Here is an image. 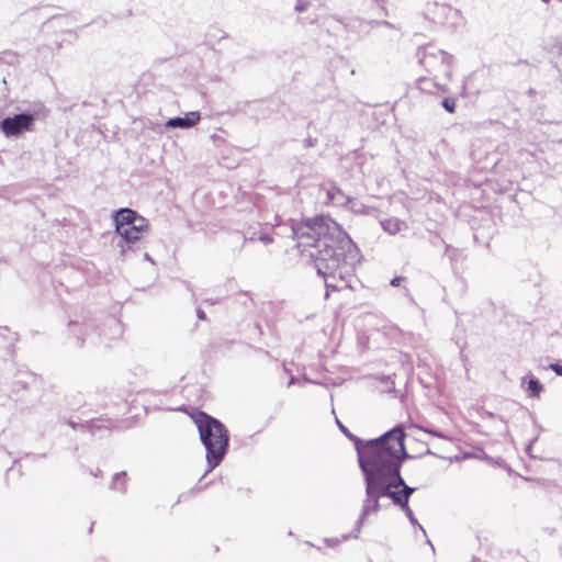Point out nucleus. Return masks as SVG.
Here are the masks:
<instances>
[{"instance_id": "1", "label": "nucleus", "mask_w": 562, "mask_h": 562, "mask_svg": "<svg viewBox=\"0 0 562 562\" xmlns=\"http://www.w3.org/2000/svg\"><path fill=\"white\" fill-rule=\"evenodd\" d=\"M286 224L292 239L306 238V246L316 249L310 257L317 276L324 279L325 299L334 291L353 289L356 267L362 256L358 245L344 227L328 214H316L297 222L289 218Z\"/></svg>"}, {"instance_id": "35", "label": "nucleus", "mask_w": 562, "mask_h": 562, "mask_svg": "<svg viewBox=\"0 0 562 562\" xmlns=\"http://www.w3.org/2000/svg\"><path fill=\"white\" fill-rule=\"evenodd\" d=\"M457 251V249H453L450 245L446 244V254H449L450 260H454Z\"/></svg>"}, {"instance_id": "40", "label": "nucleus", "mask_w": 562, "mask_h": 562, "mask_svg": "<svg viewBox=\"0 0 562 562\" xmlns=\"http://www.w3.org/2000/svg\"><path fill=\"white\" fill-rule=\"evenodd\" d=\"M66 18H67L66 15L55 14V15L49 16V18L46 20L45 24H46V23H49V22H52V21H55V20H61V19H66Z\"/></svg>"}, {"instance_id": "30", "label": "nucleus", "mask_w": 562, "mask_h": 562, "mask_svg": "<svg viewBox=\"0 0 562 562\" xmlns=\"http://www.w3.org/2000/svg\"><path fill=\"white\" fill-rule=\"evenodd\" d=\"M548 369L552 370L558 376H562V360L551 362Z\"/></svg>"}, {"instance_id": "41", "label": "nucleus", "mask_w": 562, "mask_h": 562, "mask_svg": "<svg viewBox=\"0 0 562 562\" xmlns=\"http://www.w3.org/2000/svg\"><path fill=\"white\" fill-rule=\"evenodd\" d=\"M428 434L432 435L434 437H437V438H443V435L440 430H437V429H431V430H426Z\"/></svg>"}, {"instance_id": "16", "label": "nucleus", "mask_w": 562, "mask_h": 562, "mask_svg": "<svg viewBox=\"0 0 562 562\" xmlns=\"http://www.w3.org/2000/svg\"><path fill=\"white\" fill-rule=\"evenodd\" d=\"M327 204L347 207L351 202V196L347 195L337 184L331 183L326 191Z\"/></svg>"}, {"instance_id": "57", "label": "nucleus", "mask_w": 562, "mask_h": 562, "mask_svg": "<svg viewBox=\"0 0 562 562\" xmlns=\"http://www.w3.org/2000/svg\"><path fill=\"white\" fill-rule=\"evenodd\" d=\"M465 88H467L465 87V82H463V85H462V94L465 92Z\"/></svg>"}, {"instance_id": "62", "label": "nucleus", "mask_w": 562, "mask_h": 562, "mask_svg": "<svg viewBox=\"0 0 562 562\" xmlns=\"http://www.w3.org/2000/svg\"><path fill=\"white\" fill-rule=\"evenodd\" d=\"M427 543H429L431 546V548L434 549V546L431 544L429 539H427Z\"/></svg>"}, {"instance_id": "49", "label": "nucleus", "mask_w": 562, "mask_h": 562, "mask_svg": "<svg viewBox=\"0 0 562 562\" xmlns=\"http://www.w3.org/2000/svg\"><path fill=\"white\" fill-rule=\"evenodd\" d=\"M428 454L429 456H435V453L428 448L425 453L419 454L418 457L428 456Z\"/></svg>"}, {"instance_id": "36", "label": "nucleus", "mask_w": 562, "mask_h": 562, "mask_svg": "<svg viewBox=\"0 0 562 562\" xmlns=\"http://www.w3.org/2000/svg\"><path fill=\"white\" fill-rule=\"evenodd\" d=\"M447 92H449V88L447 87V85H442L439 82V87L435 88V93H447Z\"/></svg>"}, {"instance_id": "7", "label": "nucleus", "mask_w": 562, "mask_h": 562, "mask_svg": "<svg viewBox=\"0 0 562 562\" xmlns=\"http://www.w3.org/2000/svg\"><path fill=\"white\" fill-rule=\"evenodd\" d=\"M416 55L418 57V63L427 70V72L441 74L446 79H451L454 61L451 54L437 48L434 45H426L424 47H418Z\"/></svg>"}, {"instance_id": "60", "label": "nucleus", "mask_w": 562, "mask_h": 562, "mask_svg": "<svg viewBox=\"0 0 562 562\" xmlns=\"http://www.w3.org/2000/svg\"><path fill=\"white\" fill-rule=\"evenodd\" d=\"M497 165V160H494L492 168H494Z\"/></svg>"}, {"instance_id": "27", "label": "nucleus", "mask_w": 562, "mask_h": 562, "mask_svg": "<svg viewBox=\"0 0 562 562\" xmlns=\"http://www.w3.org/2000/svg\"><path fill=\"white\" fill-rule=\"evenodd\" d=\"M456 101L457 99L454 97H445L440 104L447 111L448 113H454L456 112Z\"/></svg>"}, {"instance_id": "24", "label": "nucleus", "mask_w": 562, "mask_h": 562, "mask_svg": "<svg viewBox=\"0 0 562 562\" xmlns=\"http://www.w3.org/2000/svg\"><path fill=\"white\" fill-rule=\"evenodd\" d=\"M366 519H367V516H362V513L360 512L359 517H358V519H357V521L355 524L353 531L350 532V533L342 535V540L358 539L359 538V533L361 531V528L364 525Z\"/></svg>"}, {"instance_id": "56", "label": "nucleus", "mask_w": 562, "mask_h": 562, "mask_svg": "<svg viewBox=\"0 0 562 562\" xmlns=\"http://www.w3.org/2000/svg\"><path fill=\"white\" fill-rule=\"evenodd\" d=\"M93 526H94V522H92V524L90 525L89 530H88V531H89V533H91V532H92V530H93Z\"/></svg>"}, {"instance_id": "23", "label": "nucleus", "mask_w": 562, "mask_h": 562, "mask_svg": "<svg viewBox=\"0 0 562 562\" xmlns=\"http://www.w3.org/2000/svg\"><path fill=\"white\" fill-rule=\"evenodd\" d=\"M396 507L400 508L404 513V515L406 516V518L408 519L409 524L413 527L418 528L424 533V536H426L425 528L418 522V520L409 505H407L406 507L405 506H396Z\"/></svg>"}, {"instance_id": "8", "label": "nucleus", "mask_w": 562, "mask_h": 562, "mask_svg": "<svg viewBox=\"0 0 562 562\" xmlns=\"http://www.w3.org/2000/svg\"><path fill=\"white\" fill-rule=\"evenodd\" d=\"M406 432L404 424H396L394 427L382 434L381 436L372 439H367L366 457L362 458V464L369 467L373 463L374 453L382 452L385 448H393L394 445L391 441L398 443L405 440Z\"/></svg>"}, {"instance_id": "11", "label": "nucleus", "mask_w": 562, "mask_h": 562, "mask_svg": "<svg viewBox=\"0 0 562 562\" xmlns=\"http://www.w3.org/2000/svg\"><path fill=\"white\" fill-rule=\"evenodd\" d=\"M112 220L114 223V232L120 233L123 228L136 226L142 222L148 221L137 211L131 207H121L112 213Z\"/></svg>"}, {"instance_id": "9", "label": "nucleus", "mask_w": 562, "mask_h": 562, "mask_svg": "<svg viewBox=\"0 0 562 562\" xmlns=\"http://www.w3.org/2000/svg\"><path fill=\"white\" fill-rule=\"evenodd\" d=\"M149 229V222L145 221L136 226L123 228L120 233H115L119 237L116 243L120 247L121 256L126 257L128 252H136L142 250L144 246V235Z\"/></svg>"}, {"instance_id": "63", "label": "nucleus", "mask_w": 562, "mask_h": 562, "mask_svg": "<svg viewBox=\"0 0 562 562\" xmlns=\"http://www.w3.org/2000/svg\"><path fill=\"white\" fill-rule=\"evenodd\" d=\"M541 1L544 2V3H549L550 2V0H541Z\"/></svg>"}, {"instance_id": "6", "label": "nucleus", "mask_w": 562, "mask_h": 562, "mask_svg": "<svg viewBox=\"0 0 562 562\" xmlns=\"http://www.w3.org/2000/svg\"><path fill=\"white\" fill-rule=\"evenodd\" d=\"M397 447L385 448L382 452H376L373 456V463L368 468L375 471L380 475H389L402 473V467L407 460H413L416 457L411 454L405 446V440L396 443Z\"/></svg>"}, {"instance_id": "55", "label": "nucleus", "mask_w": 562, "mask_h": 562, "mask_svg": "<svg viewBox=\"0 0 562 562\" xmlns=\"http://www.w3.org/2000/svg\"><path fill=\"white\" fill-rule=\"evenodd\" d=\"M472 562H485V561H482V560H481V559H479V558H473V559H472Z\"/></svg>"}, {"instance_id": "44", "label": "nucleus", "mask_w": 562, "mask_h": 562, "mask_svg": "<svg viewBox=\"0 0 562 562\" xmlns=\"http://www.w3.org/2000/svg\"><path fill=\"white\" fill-rule=\"evenodd\" d=\"M405 296L408 299V301L412 303V304H416L413 295L409 293V291L407 289H405Z\"/></svg>"}, {"instance_id": "50", "label": "nucleus", "mask_w": 562, "mask_h": 562, "mask_svg": "<svg viewBox=\"0 0 562 562\" xmlns=\"http://www.w3.org/2000/svg\"><path fill=\"white\" fill-rule=\"evenodd\" d=\"M255 329L258 331L259 335L262 334V328H261V326L259 324L255 325Z\"/></svg>"}, {"instance_id": "4", "label": "nucleus", "mask_w": 562, "mask_h": 562, "mask_svg": "<svg viewBox=\"0 0 562 562\" xmlns=\"http://www.w3.org/2000/svg\"><path fill=\"white\" fill-rule=\"evenodd\" d=\"M47 109L42 102L34 103L31 109L0 120V131L7 138H18L33 131L35 121L45 117Z\"/></svg>"}, {"instance_id": "25", "label": "nucleus", "mask_w": 562, "mask_h": 562, "mask_svg": "<svg viewBox=\"0 0 562 562\" xmlns=\"http://www.w3.org/2000/svg\"><path fill=\"white\" fill-rule=\"evenodd\" d=\"M480 458H483L485 460H487L490 463L494 464V465H497L502 469H505L506 471H508L509 473L512 472V468L506 463V461L501 458V457H497V458H493V457H490L485 453L484 450H480Z\"/></svg>"}, {"instance_id": "10", "label": "nucleus", "mask_w": 562, "mask_h": 562, "mask_svg": "<svg viewBox=\"0 0 562 562\" xmlns=\"http://www.w3.org/2000/svg\"><path fill=\"white\" fill-rule=\"evenodd\" d=\"M385 485H389L390 499L393 506H407L417 487L411 486L402 473L381 475Z\"/></svg>"}, {"instance_id": "46", "label": "nucleus", "mask_w": 562, "mask_h": 562, "mask_svg": "<svg viewBox=\"0 0 562 562\" xmlns=\"http://www.w3.org/2000/svg\"><path fill=\"white\" fill-rule=\"evenodd\" d=\"M419 382L422 383V385H423L425 389H430V387H431V383H429V382H425L422 378H419Z\"/></svg>"}, {"instance_id": "13", "label": "nucleus", "mask_w": 562, "mask_h": 562, "mask_svg": "<svg viewBox=\"0 0 562 562\" xmlns=\"http://www.w3.org/2000/svg\"><path fill=\"white\" fill-rule=\"evenodd\" d=\"M201 120V113L199 111H190L184 116H173L168 119L166 127L168 128H191L195 126Z\"/></svg>"}, {"instance_id": "18", "label": "nucleus", "mask_w": 562, "mask_h": 562, "mask_svg": "<svg viewBox=\"0 0 562 562\" xmlns=\"http://www.w3.org/2000/svg\"><path fill=\"white\" fill-rule=\"evenodd\" d=\"M416 86L422 92L434 94L435 88L439 87V82L435 78L419 77L416 80Z\"/></svg>"}, {"instance_id": "45", "label": "nucleus", "mask_w": 562, "mask_h": 562, "mask_svg": "<svg viewBox=\"0 0 562 562\" xmlns=\"http://www.w3.org/2000/svg\"><path fill=\"white\" fill-rule=\"evenodd\" d=\"M405 296L408 299V301L412 303V304H416L413 295L409 293V291L407 289H405Z\"/></svg>"}, {"instance_id": "29", "label": "nucleus", "mask_w": 562, "mask_h": 562, "mask_svg": "<svg viewBox=\"0 0 562 562\" xmlns=\"http://www.w3.org/2000/svg\"><path fill=\"white\" fill-rule=\"evenodd\" d=\"M29 387V381L26 380H22V379H18L15 381H13L12 383V392H19L21 390H26Z\"/></svg>"}, {"instance_id": "33", "label": "nucleus", "mask_w": 562, "mask_h": 562, "mask_svg": "<svg viewBox=\"0 0 562 562\" xmlns=\"http://www.w3.org/2000/svg\"><path fill=\"white\" fill-rule=\"evenodd\" d=\"M342 540V537L339 538H325L324 542L328 548H335L337 547Z\"/></svg>"}, {"instance_id": "3", "label": "nucleus", "mask_w": 562, "mask_h": 562, "mask_svg": "<svg viewBox=\"0 0 562 562\" xmlns=\"http://www.w3.org/2000/svg\"><path fill=\"white\" fill-rule=\"evenodd\" d=\"M67 330L69 337L75 339L76 346L82 347L86 341L91 345L101 342L108 345L109 341L122 337L124 327L122 322L113 315H106L101 326L95 324V319L81 315L80 319H69Z\"/></svg>"}, {"instance_id": "59", "label": "nucleus", "mask_w": 562, "mask_h": 562, "mask_svg": "<svg viewBox=\"0 0 562 562\" xmlns=\"http://www.w3.org/2000/svg\"><path fill=\"white\" fill-rule=\"evenodd\" d=\"M26 375H27V378L34 380V375L32 373H27Z\"/></svg>"}, {"instance_id": "20", "label": "nucleus", "mask_w": 562, "mask_h": 562, "mask_svg": "<svg viewBox=\"0 0 562 562\" xmlns=\"http://www.w3.org/2000/svg\"><path fill=\"white\" fill-rule=\"evenodd\" d=\"M0 337L8 344L7 349L10 353L13 352L15 342L19 340L16 333L11 331L9 327H0Z\"/></svg>"}, {"instance_id": "39", "label": "nucleus", "mask_w": 562, "mask_h": 562, "mask_svg": "<svg viewBox=\"0 0 562 562\" xmlns=\"http://www.w3.org/2000/svg\"><path fill=\"white\" fill-rule=\"evenodd\" d=\"M52 397H57L56 395L52 394V393H44L43 396H42V402L43 403H52Z\"/></svg>"}, {"instance_id": "15", "label": "nucleus", "mask_w": 562, "mask_h": 562, "mask_svg": "<svg viewBox=\"0 0 562 562\" xmlns=\"http://www.w3.org/2000/svg\"><path fill=\"white\" fill-rule=\"evenodd\" d=\"M244 111L257 121L267 119L272 113V109L263 100L247 101Z\"/></svg>"}, {"instance_id": "37", "label": "nucleus", "mask_w": 562, "mask_h": 562, "mask_svg": "<svg viewBox=\"0 0 562 562\" xmlns=\"http://www.w3.org/2000/svg\"><path fill=\"white\" fill-rule=\"evenodd\" d=\"M195 314H196L198 319H200V321L206 319V314L201 307L195 308Z\"/></svg>"}, {"instance_id": "43", "label": "nucleus", "mask_w": 562, "mask_h": 562, "mask_svg": "<svg viewBox=\"0 0 562 562\" xmlns=\"http://www.w3.org/2000/svg\"><path fill=\"white\" fill-rule=\"evenodd\" d=\"M26 457H33L34 459H44L47 457V454L46 453H41V454L26 453Z\"/></svg>"}, {"instance_id": "32", "label": "nucleus", "mask_w": 562, "mask_h": 562, "mask_svg": "<svg viewBox=\"0 0 562 562\" xmlns=\"http://www.w3.org/2000/svg\"><path fill=\"white\" fill-rule=\"evenodd\" d=\"M257 239L265 245L271 244L273 241V237L269 233H259Z\"/></svg>"}, {"instance_id": "51", "label": "nucleus", "mask_w": 562, "mask_h": 562, "mask_svg": "<svg viewBox=\"0 0 562 562\" xmlns=\"http://www.w3.org/2000/svg\"><path fill=\"white\" fill-rule=\"evenodd\" d=\"M228 37V34L225 33V32H222V35L218 37V40H224V38H227Z\"/></svg>"}, {"instance_id": "14", "label": "nucleus", "mask_w": 562, "mask_h": 562, "mask_svg": "<svg viewBox=\"0 0 562 562\" xmlns=\"http://www.w3.org/2000/svg\"><path fill=\"white\" fill-rule=\"evenodd\" d=\"M520 387L524 390V392L529 398H540L541 394L544 391V385L531 372L521 376Z\"/></svg>"}, {"instance_id": "38", "label": "nucleus", "mask_w": 562, "mask_h": 562, "mask_svg": "<svg viewBox=\"0 0 562 562\" xmlns=\"http://www.w3.org/2000/svg\"><path fill=\"white\" fill-rule=\"evenodd\" d=\"M316 142H317V139H316V138H312V137L310 136V137H307V138H305V139H304V146H305L306 148H308V147H313V146H315Z\"/></svg>"}, {"instance_id": "42", "label": "nucleus", "mask_w": 562, "mask_h": 562, "mask_svg": "<svg viewBox=\"0 0 562 562\" xmlns=\"http://www.w3.org/2000/svg\"><path fill=\"white\" fill-rule=\"evenodd\" d=\"M218 302H220L218 299H205V300H203V303L209 304V305H215Z\"/></svg>"}, {"instance_id": "47", "label": "nucleus", "mask_w": 562, "mask_h": 562, "mask_svg": "<svg viewBox=\"0 0 562 562\" xmlns=\"http://www.w3.org/2000/svg\"><path fill=\"white\" fill-rule=\"evenodd\" d=\"M296 382V378L294 375H291L288 382V386L294 384Z\"/></svg>"}, {"instance_id": "61", "label": "nucleus", "mask_w": 562, "mask_h": 562, "mask_svg": "<svg viewBox=\"0 0 562 562\" xmlns=\"http://www.w3.org/2000/svg\"><path fill=\"white\" fill-rule=\"evenodd\" d=\"M559 53L562 54V44L559 47Z\"/></svg>"}, {"instance_id": "52", "label": "nucleus", "mask_w": 562, "mask_h": 562, "mask_svg": "<svg viewBox=\"0 0 562 562\" xmlns=\"http://www.w3.org/2000/svg\"><path fill=\"white\" fill-rule=\"evenodd\" d=\"M527 93H528L529 95H533V94H536V90H535L533 88H530V89L527 91Z\"/></svg>"}, {"instance_id": "5", "label": "nucleus", "mask_w": 562, "mask_h": 562, "mask_svg": "<svg viewBox=\"0 0 562 562\" xmlns=\"http://www.w3.org/2000/svg\"><path fill=\"white\" fill-rule=\"evenodd\" d=\"M363 484L366 498L362 502V516L378 514L381 509V498H390L389 485L386 486L383 477L368 467L359 468Z\"/></svg>"}, {"instance_id": "54", "label": "nucleus", "mask_w": 562, "mask_h": 562, "mask_svg": "<svg viewBox=\"0 0 562 562\" xmlns=\"http://www.w3.org/2000/svg\"><path fill=\"white\" fill-rule=\"evenodd\" d=\"M206 37H207V38H211V37H215V35H214V34H212V33H211V31H209V32H207V34H206Z\"/></svg>"}, {"instance_id": "48", "label": "nucleus", "mask_w": 562, "mask_h": 562, "mask_svg": "<svg viewBox=\"0 0 562 562\" xmlns=\"http://www.w3.org/2000/svg\"><path fill=\"white\" fill-rule=\"evenodd\" d=\"M144 258H145V260H148L154 263V260L148 252H144Z\"/></svg>"}, {"instance_id": "58", "label": "nucleus", "mask_w": 562, "mask_h": 562, "mask_svg": "<svg viewBox=\"0 0 562 562\" xmlns=\"http://www.w3.org/2000/svg\"><path fill=\"white\" fill-rule=\"evenodd\" d=\"M382 24L387 25V26H392L391 23H389L387 21H383Z\"/></svg>"}, {"instance_id": "17", "label": "nucleus", "mask_w": 562, "mask_h": 562, "mask_svg": "<svg viewBox=\"0 0 562 562\" xmlns=\"http://www.w3.org/2000/svg\"><path fill=\"white\" fill-rule=\"evenodd\" d=\"M58 420L60 423L67 424L75 430L80 429L82 431H89L92 435H94L97 431H99L101 429H108L103 424H100L95 419H91L86 423H77V422L72 420L71 418H66L65 416H59Z\"/></svg>"}, {"instance_id": "12", "label": "nucleus", "mask_w": 562, "mask_h": 562, "mask_svg": "<svg viewBox=\"0 0 562 562\" xmlns=\"http://www.w3.org/2000/svg\"><path fill=\"white\" fill-rule=\"evenodd\" d=\"M337 426L339 430L345 435L346 438H348L355 447V450L357 452V462L359 468H363L362 464V458L366 457V439H362L358 437L357 435L352 434L347 426H345L339 419H336Z\"/></svg>"}, {"instance_id": "21", "label": "nucleus", "mask_w": 562, "mask_h": 562, "mask_svg": "<svg viewBox=\"0 0 562 562\" xmlns=\"http://www.w3.org/2000/svg\"><path fill=\"white\" fill-rule=\"evenodd\" d=\"M347 209L350 210L355 214H362V215L371 214V213L375 212L374 207L368 206L364 203H362L361 201H359L358 199L352 198V196H351V202L348 204Z\"/></svg>"}, {"instance_id": "2", "label": "nucleus", "mask_w": 562, "mask_h": 562, "mask_svg": "<svg viewBox=\"0 0 562 562\" xmlns=\"http://www.w3.org/2000/svg\"><path fill=\"white\" fill-rule=\"evenodd\" d=\"M191 418L194 422L201 443L205 449L206 470L192 488L193 492L204 491L212 482L202 484L203 479L216 469L229 451L231 435L227 427L206 412L193 408Z\"/></svg>"}, {"instance_id": "34", "label": "nucleus", "mask_w": 562, "mask_h": 562, "mask_svg": "<svg viewBox=\"0 0 562 562\" xmlns=\"http://www.w3.org/2000/svg\"><path fill=\"white\" fill-rule=\"evenodd\" d=\"M405 280H406V278H405V277H402V276H395L394 278H392V279H391V281H390V285H391V286H398V285H401V283H402L403 281H405Z\"/></svg>"}, {"instance_id": "31", "label": "nucleus", "mask_w": 562, "mask_h": 562, "mask_svg": "<svg viewBox=\"0 0 562 562\" xmlns=\"http://www.w3.org/2000/svg\"><path fill=\"white\" fill-rule=\"evenodd\" d=\"M311 2L308 0H296L294 10L299 13L304 12L310 7Z\"/></svg>"}, {"instance_id": "19", "label": "nucleus", "mask_w": 562, "mask_h": 562, "mask_svg": "<svg viewBox=\"0 0 562 562\" xmlns=\"http://www.w3.org/2000/svg\"><path fill=\"white\" fill-rule=\"evenodd\" d=\"M380 225L384 232L395 235L401 231L403 222L398 218L390 217L380 221Z\"/></svg>"}, {"instance_id": "26", "label": "nucleus", "mask_w": 562, "mask_h": 562, "mask_svg": "<svg viewBox=\"0 0 562 562\" xmlns=\"http://www.w3.org/2000/svg\"><path fill=\"white\" fill-rule=\"evenodd\" d=\"M20 55L11 49L3 50V55H1V64H5L8 66H15L19 64Z\"/></svg>"}, {"instance_id": "53", "label": "nucleus", "mask_w": 562, "mask_h": 562, "mask_svg": "<svg viewBox=\"0 0 562 562\" xmlns=\"http://www.w3.org/2000/svg\"><path fill=\"white\" fill-rule=\"evenodd\" d=\"M485 415L490 418H494L495 417V414L492 413V412H485Z\"/></svg>"}, {"instance_id": "22", "label": "nucleus", "mask_w": 562, "mask_h": 562, "mask_svg": "<svg viewBox=\"0 0 562 562\" xmlns=\"http://www.w3.org/2000/svg\"><path fill=\"white\" fill-rule=\"evenodd\" d=\"M126 471L117 472L113 475L110 488L113 491H120L121 493L126 492Z\"/></svg>"}, {"instance_id": "28", "label": "nucleus", "mask_w": 562, "mask_h": 562, "mask_svg": "<svg viewBox=\"0 0 562 562\" xmlns=\"http://www.w3.org/2000/svg\"><path fill=\"white\" fill-rule=\"evenodd\" d=\"M539 439V436L536 435L533 436L532 438H530L525 447V452L526 454L531 458V459H536V456L532 454V448H533V445L538 441Z\"/></svg>"}]
</instances>
